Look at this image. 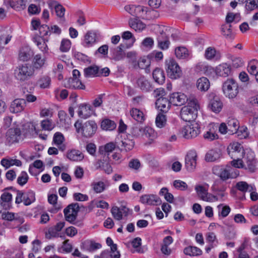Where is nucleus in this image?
<instances>
[{"instance_id":"1","label":"nucleus","mask_w":258,"mask_h":258,"mask_svg":"<svg viewBox=\"0 0 258 258\" xmlns=\"http://www.w3.org/2000/svg\"><path fill=\"white\" fill-rule=\"evenodd\" d=\"M200 105L195 97L188 99L187 105L183 107L180 111L181 118L185 121L190 122L196 119Z\"/></svg>"},{"instance_id":"2","label":"nucleus","mask_w":258,"mask_h":258,"mask_svg":"<svg viewBox=\"0 0 258 258\" xmlns=\"http://www.w3.org/2000/svg\"><path fill=\"white\" fill-rule=\"evenodd\" d=\"M74 125L77 131L81 132L82 135L86 138L92 137L97 128V124L93 120H88L84 123L77 121Z\"/></svg>"},{"instance_id":"3","label":"nucleus","mask_w":258,"mask_h":258,"mask_svg":"<svg viewBox=\"0 0 258 258\" xmlns=\"http://www.w3.org/2000/svg\"><path fill=\"white\" fill-rule=\"evenodd\" d=\"M200 133V127L196 122H192L184 126L179 134L185 139H191L197 137Z\"/></svg>"},{"instance_id":"4","label":"nucleus","mask_w":258,"mask_h":258,"mask_svg":"<svg viewBox=\"0 0 258 258\" xmlns=\"http://www.w3.org/2000/svg\"><path fill=\"white\" fill-rule=\"evenodd\" d=\"M166 71L168 77L172 79L179 78L182 71L178 63L173 58H170L165 61Z\"/></svg>"},{"instance_id":"5","label":"nucleus","mask_w":258,"mask_h":258,"mask_svg":"<svg viewBox=\"0 0 258 258\" xmlns=\"http://www.w3.org/2000/svg\"><path fill=\"white\" fill-rule=\"evenodd\" d=\"M223 91L229 99L235 98L239 93L237 83L232 79H227L223 85Z\"/></svg>"},{"instance_id":"6","label":"nucleus","mask_w":258,"mask_h":258,"mask_svg":"<svg viewBox=\"0 0 258 258\" xmlns=\"http://www.w3.org/2000/svg\"><path fill=\"white\" fill-rule=\"evenodd\" d=\"M33 74L34 70L31 67L27 64L18 67L15 70L14 73L16 78L20 81L27 80Z\"/></svg>"},{"instance_id":"7","label":"nucleus","mask_w":258,"mask_h":258,"mask_svg":"<svg viewBox=\"0 0 258 258\" xmlns=\"http://www.w3.org/2000/svg\"><path fill=\"white\" fill-rule=\"evenodd\" d=\"M116 144L121 151L128 152L132 150L135 146V142L128 138L126 135H121L116 140Z\"/></svg>"},{"instance_id":"8","label":"nucleus","mask_w":258,"mask_h":258,"mask_svg":"<svg viewBox=\"0 0 258 258\" xmlns=\"http://www.w3.org/2000/svg\"><path fill=\"white\" fill-rule=\"evenodd\" d=\"M227 152L231 158H239L243 156L244 149L240 144L234 142L228 146Z\"/></svg>"},{"instance_id":"9","label":"nucleus","mask_w":258,"mask_h":258,"mask_svg":"<svg viewBox=\"0 0 258 258\" xmlns=\"http://www.w3.org/2000/svg\"><path fill=\"white\" fill-rule=\"evenodd\" d=\"M79 209V206L77 203L69 205L63 211L66 220L70 223L74 222L76 219Z\"/></svg>"},{"instance_id":"10","label":"nucleus","mask_w":258,"mask_h":258,"mask_svg":"<svg viewBox=\"0 0 258 258\" xmlns=\"http://www.w3.org/2000/svg\"><path fill=\"white\" fill-rule=\"evenodd\" d=\"M197 153L195 150L189 151L185 158V166L189 172H192L197 166Z\"/></svg>"},{"instance_id":"11","label":"nucleus","mask_w":258,"mask_h":258,"mask_svg":"<svg viewBox=\"0 0 258 258\" xmlns=\"http://www.w3.org/2000/svg\"><path fill=\"white\" fill-rule=\"evenodd\" d=\"M140 201L143 204L149 206H159L162 204V201L157 195L146 194L140 197Z\"/></svg>"},{"instance_id":"12","label":"nucleus","mask_w":258,"mask_h":258,"mask_svg":"<svg viewBox=\"0 0 258 258\" xmlns=\"http://www.w3.org/2000/svg\"><path fill=\"white\" fill-rule=\"evenodd\" d=\"M222 107L223 103L220 98L214 94H211L208 108L215 113H219L222 110Z\"/></svg>"},{"instance_id":"13","label":"nucleus","mask_w":258,"mask_h":258,"mask_svg":"<svg viewBox=\"0 0 258 258\" xmlns=\"http://www.w3.org/2000/svg\"><path fill=\"white\" fill-rule=\"evenodd\" d=\"M78 114L82 118H87L94 114V111L91 105L87 103H82L78 105Z\"/></svg>"},{"instance_id":"14","label":"nucleus","mask_w":258,"mask_h":258,"mask_svg":"<svg viewBox=\"0 0 258 258\" xmlns=\"http://www.w3.org/2000/svg\"><path fill=\"white\" fill-rule=\"evenodd\" d=\"M170 102L174 106H181L188 101L187 96L183 93L175 92L170 96Z\"/></svg>"},{"instance_id":"15","label":"nucleus","mask_w":258,"mask_h":258,"mask_svg":"<svg viewBox=\"0 0 258 258\" xmlns=\"http://www.w3.org/2000/svg\"><path fill=\"white\" fill-rule=\"evenodd\" d=\"M198 197L203 201L213 202V195L208 192V187L207 186L198 185L195 187Z\"/></svg>"},{"instance_id":"16","label":"nucleus","mask_w":258,"mask_h":258,"mask_svg":"<svg viewBox=\"0 0 258 258\" xmlns=\"http://www.w3.org/2000/svg\"><path fill=\"white\" fill-rule=\"evenodd\" d=\"M26 105V101L24 99H15L11 104L10 110L13 113H17L23 111Z\"/></svg>"},{"instance_id":"17","label":"nucleus","mask_w":258,"mask_h":258,"mask_svg":"<svg viewBox=\"0 0 258 258\" xmlns=\"http://www.w3.org/2000/svg\"><path fill=\"white\" fill-rule=\"evenodd\" d=\"M218 125L217 124L211 123L207 126V131L204 135L205 139L212 141L218 138L217 131Z\"/></svg>"},{"instance_id":"18","label":"nucleus","mask_w":258,"mask_h":258,"mask_svg":"<svg viewBox=\"0 0 258 258\" xmlns=\"http://www.w3.org/2000/svg\"><path fill=\"white\" fill-rule=\"evenodd\" d=\"M7 140L11 144L18 142L21 139V132L20 128H10L7 133Z\"/></svg>"},{"instance_id":"19","label":"nucleus","mask_w":258,"mask_h":258,"mask_svg":"<svg viewBox=\"0 0 258 258\" xmlns=\"http://www.w3.org/2000/svg\"><path fill=\"white\" fill-rule=\"evenodd\" d=\"M244 167L246 169L250 172H253L255 170L256 160L254 158L253 153H247L246 157L244 158Z\"/></svg>"},{"instance_id":"20","label":"nucleus","mask_w":258,"mask_h":258,"mask_svg":"<svg viewBox=\"0 0 258 258\" xmlns=\"http://www.w3.org/2000/svg\"><path fill=\"white\" fill-rule=\"evenodd\" d=\"M101 247V244L91 240H87L84 241L82 243L81 246L82 249L89 252H93L97 249H100Z\"/></svg>"},{"instance_id":"21","label":"nucleus","mask_w":258,"mask_h":258,"mask_svg":"<svg viewBox=\"0 0 258 258\" xmlns=\"http://www.w3.org/2000/svg\"><path fill=\"white\" fill-rule=\"evenodd\" d=\"M171 103L170 99L166 98H159L156 101V106L157 108L162 112H166L170 108Z\"/></svg>"},{"instance_id":"22","label":"nucleus","mask_w":258,"mask_h":258,"mask_svg":"<svg viewBox=\"0 0 258 258\" xmlns=\"http://www.w3.org/2000/svg\"><path fill=\"white\" fill-rule=\"evenodd\" d=\"M126 11L132 15L142 16L144 13L147 12V8L141 6H128L125 7Z\"/></svg>"},{"instance_id":"23","label":"nucleus","mask_w":258,"mask_h":258,"mask_svg":"<svg viewBox=\"0 0 258 258\" xmlns=\"http://www.w3.org/2000/svg\"><path fill=\"white\" fill-rule=\"evenodd\" d=\"M33 68L34 70H40L46 64V60L45 57H42L40 54L36 55L33 60Z\"/></svg>"},{"instance_id":"24","label":"nucleus","mask_w":258,"mask_h":258,"mask_svg":"<svg viewBox=\"0 0 258 258\" xmlns=\"http://www.w3.org/2000/svg\"><path fill=\"white\" fill-rule=\"evenodd\" d=\"M213 172L214 174L220 177L223 180H226L230 177L229 170L226 168L220 166H215L213 168Z\"/></svg>"},{"instance_id":"25","label":"nucleus","mask_w":258,"mask_h":258,"mask_svg":"<svg viewBox=\"0 0 258 258\" xmlns=\"http://www.w3.org/2000/svg\"><path fill=\"white\" fill-rule=\"evenodd\" d=\"M49 8L51 9H54L57 16L62 18L64 16L65 9L56 1H49L48 2Z\"/></svg>"},{"instance_id":"26","label":"nucleus","mask_w":258,"mask_h":258,"mask_svg":"<svg viewBox=\"0 0 258 258\" xmlns=\"http://www.w3.org/2000/svg\"><path fill=\"white\" fill-rule=\"evenodd\" d=\"M5 3L11 8L20 11L26 8V0H4Z\"/></svg>"},{"instance_id":"27","label":"nucleus","mask_w":258,"mask_h":258,"mask_svg":"<svg viewBox=\"0 0 258 258\" xmlns=\"http://www.w3.org/2000/svg\"><path fill=\"white\" fill-rule=\"evenodd\" d=\"M119 252L117 250V245H113L110 250L103 251L101 253V258H120Z\"/></svg>"},{"instance_id":"28","label":"nucleus","mask_w":258,"mask_h":258,"mask_svg":"<svg viewBox=\"0 0 258 258\" xmlns=\"http://www.w3.org/2000/svg\"><path fill=\"white\" fill-rule=\"evenodd\" d=\"M128 209L125 207H122L120 209L117 207H113L111 209V213L114 217L117 220H120L122 218L123 214L127 215Z\"/></svg>"},{"instance_id":"29","label":"nucleus","mask_w":258,"mask_h":258,"mask_svg":"<svg viewBox=\"0 0 258 258\" xmlns=\"http://www.w3.org/2000/svg\"><path fill=\"white\" fill-rule=\"evenodd\" d=\"M205 56L207 59L216 60L220 59L221 57L220 52L216 51L214 48L212 47H209L206 49Z\"/></svg>"},{"instance_id":"30","label":"nucleus","mask_w":258,"mask_h":258,"mask_svg":"<svg viewBox=\"0 0 258 258\" xmlns=\"http://www.w3.org/2000/svg\"><path fill=\"white\" fill-rule=\"evenodd\" d=\"M210 86V82L206 77H201L197 81L196 87L200 91H207L209 89Z\"/></svg>"},{"instance_id":"31","label":"nucleus","mask_w":258,"mask_h":258,"mask_svg":"<svg viewBox=\"0 0 258 258\" xmlns=\"http://www.w3.org/2000/svg\"><path fill=\"white\" fill-rule=\"evenodd\" d=\"M136 83L138 87L143 91L148 92L151 90V86L150 82L143 76L139 77Z\"/></svg>"},{"instance_id":"32","label":"nucleus","mask_w":258,"mask_h":258,"mask_svg":"<svg viewBox=\"0 0 258 258\" xmlns=\"http://www.w3.org/2000/svg\"><path fill=\"white\" fill-rule=\"evenodd\" d=\"M67 157L72 161H80L84 158V155L80 151L71 150L67 152Z\"/></svg>"},{"instance_id":"33","label":"nucleus","mask_w":258,"mask_h":258,"mask_svg":"<svg viewBox=\"0 0 258 258\" xmlns=\"http://www.w3.org/2000/svg\"><path fill=\"white\" fill-rule=\"evenodd\" d=\"M32 55L33 52L28 46L23 47L20 50L19 57L23 61L29 60Z\"/></svg>"},{"instance_id":"34","label":"nucleus","mask_w":258,"mask_h":258,"mask_svg":"<svg viewBox=\"0 0 258 258\" xmlns=\"http://www.w3.org/2000/svg\"><path fill=\"white\" fill-rule=\"evenodd\" d=\"M215 72L218 76L226 77L230 73V68L227 63H223L216 67Z\"/></svg>"},{"instance_id":"35","label":"nucleus","mask_w":258,"mask_h":258,"mask_svg":"<svg viewBox=\"0 0 258 258\" xmlns=\"http://www.w3.org/2000/svg\"><path fill=\"white\" fill-rule=\"evenodd\" d=\"M96 34L92 31H88L84 36L83 45L85 47H90L96 42Z\"/></svg>"},{"instance_id":"36","label":"nucleus","mask_w":258,"mask_h":258,"mask_svg":"<svg viewBox=\"0 0 258 258\" xmlns=\"http://www.w3.org/2000/svg\"><path fill=\"white\" fill-rule=\"evenodd\" d=\"M158 47L162 49L166 50L168 48L170 41L165 34L161 33L157 38Z\"/></svg>"},{"instance_id":"37","label":"nucleus","mask_w":258,"mask_h":258,"mask_svg":"<svg viewBox=\"0 0 258 258\" xmlns=\"http://www.w3.org/2000/svg\"><path fill=\"white\" fill-rule=\"evenodd\" d=\"M153 78L156 82L159 84H162L164 83L165 77L164 71L158 68H156L152 73Z\"/></svg>"},{"instance_id":"38","label":"nucleus","mask_w":258,"mask_h":258,"mask_svg":"<svg viewBox=\"0 0 258 258\" xmlns=\"http://www.w3.org/2000/svg\"><path fill=\"white\" fill-rule=\"evenodd\" d=\"M228 134H236L237 130L239 128V124L238 121L235 118L229 119L227 122Z\"/></svg>"},{"instance_id":"39","label":"nucleus","mask_w":258,"mask_h":258,"mask_svg":"<svg viewBox=\"0 0 258 258\" xmlns=\"http://www.w3.org/2000/svg\"><path fill=\"white\" fill-rule=\"evenodd\" d=\"M183 253L190 256H197L202 255V250L196 246H188L184 248Z\"/></svg>"},{"instance_id":"40","label":"nucleus","mask_w":258,"mask_h":258,"mask_svg":"<svg viewBox=\"0 0 258 258\" xmlns=\"http://www.w3.org/2000/svg\"><path fill=\"white\" fill-rule=\"evenodd\" d=\"M221 155L219 149L210 150L206 155L205 160L208 162H214L220 158Z\"/></svg>"},{"instance_id":"41","label":"nucleus","mask_w":258,"mask_h":258,"mask_svg":"<svg viewBox=\"0 0 258 258\" xmlns=\"http://www.w3.org/2000/svg\"><path fill=\"white\" fill-rule=\"evenodd\" d=\"M23 131L26 135L34 136L37 134L35 124L33 122H27L23 125Z\"/></svg>"},{"instance_id":"42","label":"nucleus","mask_w":258,"mask_h":258,"mask_svg":"<svg viewBox=\"0 0 258 258\" xmlns=\"http://www.w3.org/2000/svg\"><path fill=\"white\" fill-rule=\"evenodd\" d=\"M33 40L41 51L44 53L47 52V45L41 37L36 36L33 38Z\"/></svg>"},{"instance_id":"43","label":"nucleus","mask_w":258,"mask_h":258,"mask_svg":"<svg viewBox=\"0 0 258 258\" xmlns=\"http://www.w3.org/2000/svg\"><path fill=\"white\" fill-rule=\"evenodd\" d=\"M129 24L135 31H142L145 28V25L139 19L134 18L129 21Z\"/></svg>"},{"instance_id":"44","label":"nucleus","mask_w":258,"mask_h":258,"mask_svg":"<svg viewBox=\"0 0 258 258\" xmlns=\"http://www.w3.org/2000/svg\"><path fill=\"white\" fill-rule=\"evenodd\" d=\"M86 77H95L98 76L99 68L96 66H91L84 70Z\"/></svg>"},{"instance_id":"45","label":"nucleus","mask_w":258,"mask_h":258,"mask_svg":"<svg viewBox=\"0 0 258 258\" xmlns=\"http://www.w3.org/2000/svg\"><path fill=\"white\" fill-rule=\"evenodd\" d=\"M53 141L55 144L59 146V150L63 151L66 149V146L62 144L64 141V137L61 133L59 132L56 133L53 136Z\"/></svg>"},{"instance_id":"46","label":"nucleus","mask_w":258,"mask_h":258,"mask_svg":"<svg viewBox=\"0 0 258 258\" xmlns=\"http://www.w3.org/2000/svg\"><path fill=\"white\" fill-rule=\"evenodd\" d=\"M122 47H123V45L120 44L119 46L113 50L112 57L114 60L119 61L124 57L125 54L123 51Z\"/></svg>"},{"instance_id":"47","label":"nucleus","mask_w":258,"mask_h":258,"mask_svg":"<svg viewBox=\"0 0 258 258\" xmlns=\"http://www.w3.org/2000/svg\"><path fill=\"white\" fill-rule=\"evenodd\" d=\"M132 117L138 122H142L145 119L143 112L137 108H133L130 111Z\"/></svg>"},{"instance_id":"48","label":"nucleus","mask_w":258,"mask_h":258,"mask_svg":"<svg viewBox=\"0 0 258 258\" xmlns=\"http://www.w3.org/2000/svg\"><path fill=\"white\" fill-rule=\"evenodd\" d=\"M253 185L252 184H248L245 181H239L236 183L235 187L238 190L242 192H245L252 190L253 189V187H252Z\"/></svg>"},{"instance_id":"49","label":"nucleus","mask_w":258,"mask_h":258,"mask_svg":"<svg viewBox=\"0 0 258 258\" xmlns=\"http://www.w3.org/2000/svg\"><path fill=\"white\" fill-rule=\"evenodd\" d=\"M175 54L179 59H185L189 56V52L185 47H178L175 49Z\"/></svg>"},{"instance_id":"50","label":"nucleus","mask_w":258,"mask_h":258,"mask_svg":"<svg viewBox=\"0 0 258 258\" xmlns=\"http://www.w3.org/2000/svg\"><path fill=\"white\" fill-rule=\"evenodd\" d=\"M91 187L96 194L103 192L105 189V184L103 181H94L91 183Z\"/></svg>"},{"instance_id":"51","label":"nucleus","mask_w":258,"mask_h":258,"mask_svg":"<svg viewBox=\"0 0 258 258\" xmlns=\"http://www.w3.org/2000/svg\"><path fill=\"white\" fill-rule=\"evenodd\" d=\"M35 201V193L32 191L24 192L23 202L26 206L31 205Z\"/></svg>"},{"instance_id":"52","label":"nucleus","mask_w":258,"mask_h":258,"mask_svg":"<svg viewBox=\"0 0 258 258\" xmlns=\"http://www.w3.org/2000/svg\"><path fill=\"white\" fill-rule=\"evenodd\" d=\"M167 119L166 115L163 113H159L156 117L155 123L159 128H162L166 124Z\"/></svg>"},{"instance_id":"53","label":"nucleus","mask_w":258,"mask_h":258,"mask_svg":"<svg viewBox=\"0 0 258 258\" xmlns=\"http://www.w3.org/2000/svg\"><path fill=\"white\" fill-rule=\"evenodd\" d=\"M238 2L243 3L246 2L245 9L247 11H251L258 8V0H238Z\"/></svg>"},{"instance_id":"54","label":"nucleus","mask_w":258,"mask_h":258,"mask_svg":"<svg viewBox=\"0 0 258 258\" xmlns=\"http://www.w3.org/2000/svg\"><path fill=\"white\" fill-rule=\"evenodd\" d=\"M116 123L110 119H104L101 124V128L106 131H112L116 127Z\"/></svg>"},{"instance_id":"55","label":"nucleus","mask_w":258,"mask_h":258,"mask_svg":"<svg viewBox=\"0 0 258 258\" xmlns=\"http://www.w3.org/2000/svg\"><path fill=\"white\" fill-rule=\"evenodd\" d=\"M217 209L218 210L219 216L222 218L227 217L231 211V209L228 206H224L223 204L218 205Z\"/></svg>"},{"instance_id":"56","label":"nucleus","mask_w":258,"mask_h":258,"mask_svg":"<svg viewBox=\"0 0 258 258\" xmlns=\"http://www.w3.org/2000/svg\"><path fill=\"white\" fill-rule=\"evenodd\" d=\"M51 83L50 78L48 76H43L38 81V85L42 89L48 88L49 87Z\"/></svg>"},{"instance_id":"57","label":"nucleus","mask_w":258,"mask_h":258,"mask_svg":"<svg viewBox=\"0 0 258 258\" xmlns=\"http://www.w3.org/2000/svg\"><path fill=\"white\" fill-rule=\"evenodd\" d=\"M143 137L149 139L151 141H153L156 137V134L154 131L150 127H145Z\"/></svg>"},{"instance_id":"58","label":"nucleus","mask_w":258,"mask_h":258,"mask_svg":"<svg viewBox=\"0 0 258 258\" xmlns=\"http://www.w3.org/2000/svg\"><path fill=\"white\" fill-rule=\"evenodd\" d=\"M143 137L149 139L151 141H153L156 137V134L154 131L150 127H145Z\"/></svg>"},{"instance_id":"59","label":"nucleus","mask_w":258,"mask_h":258,"mask_svg":"<svg viewBox=\"0 0 258 258\" xmlns=\"http://www.w3.org/2000/svg\"><path fill=\"white\" fill-rule=\"evenodd\" d=\"M231 27V24H225L222 26L221 31L222 34L227 38H232L233 37Z\"/></svg>"},{"instance_id":"60","label":"nucleus","mask_w":258,"mask_h":258,"mask_svg":"<svg viewBox=\"0 0 258 258\" xmlns=\"http://www.w3.org/2000/svg\"><path fill=\"white\" fill-rule=\"evenodd\" d=\"M12 200V194L8 192H5L2 195L1 197V205L3 207H5L6 204H8L9 205L11 202Z\"/></svg>"},{"instance_id":"61","label":"nucleus","mask_w":258,"mask_h":258,"mask_svg":"<svg viewBox=\"0 0 258 258\" xmlns=\"http://www.w3.org/2000/svg\"><path fill=\"white\" fill-rule=\"evenodd\" d=\"M150 60L146 56L141 57L138 61V66L142 69L147 70L150 65Z\"/></svg>"},{"instance_id":"62","label":"nucleus","mask_w":258,"mask_h":258,"mask_svg":"<svg viewBox=\"0 0 258 258\" xmlns=\"http://www.w3.org/2000/svg\"><path fill=\"white\" fill-rule=\"evenodd\" d=\"M258 62L256 60H253L251 61L248 66L247 70L248 72L253 75L255 76V74L258 72L257 68Z\"/></svg>"},{"instance_id":"63","label":"nucleus","mask_w":258,"mask_h":258,"mask_svg":"<svg viewBox=\"0 0 258 258\" xmlns=\"http://www.w3.org/2000/svg\"><path fill=\"white\" fill-rule=\"evenodd\" d=\"M71 87L75 89H84L85 85L78 78H73L70 80Z\"/></svg>"},{"instance_id":"64","label":"nucleus","mask_w":258,"mask_h":258,"mask_svg":"<svg viewBox=\"0 0 258 258\" xmlns=\"http://www.w3.org/2000/svg\"><path fill=\"white\" fill-rule=\"evenodd\" d=\"M71 46V41L67 39H63L61 42L60 50L62 52H67L70 50Z\"/></svg>"}]
</instances>
